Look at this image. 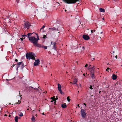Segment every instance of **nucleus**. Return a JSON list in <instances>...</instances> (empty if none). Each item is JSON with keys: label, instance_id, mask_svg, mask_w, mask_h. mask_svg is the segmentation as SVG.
Here are the masks:
<instances>
[{"label": "nucleus", "instance_id": "1", "mask_svg": "<svg viewBox=\"0 0 122 122\" xmlns=\"http://www.w3.org/2000/svg\"><path fill=\"white\" fill-rule=\"evenodd\" d=\"M34 34H36L37 36L36 38L35 36H32L30 38L29 40L31 43L33 44L34 45L36 43L38 42V40L40 39L38 35L36 33H34Z\"/></svg>", "mask_w": 122, "mask_h": 122}, {"label": "nucleus", "instance_id": "2", "mask_svg": "<svg viewBox=\"0 0 122 122\" xmlns=\"http://www.w3.org/2000/svg\"><path fill=\"white\" fill-rule=\"evenodd\" d=\"M35 54L32 52L26 53V58L28 59L29 60L30 59L33 60H35Z\"/></svg>", "mask_w": 122, "mask_h": 122}, {"label": "nucleus", "instance_id": "3", "mask_svg": "<svg viewBox=\"0 0 122 122\" xmlns=\"http://www.w3.org/2000/svg\"><path fill=\"white\" fill-rule=\"evenodd\" d=\"M65 3L67 4H75L80 0H62Z\"/></svg>", "mask_w": 122, "mask_h": 122}, {"label": "nucleus", "instance_id": "4", "mask_svg": "<svg viewBox=\"0 0 122 122\" xmlns=\"http://www.w3.org/2000/svg\"><path fill=\"white\" fill-rule=\"evenodd\" d=\"M81 115L83 118H85L86 115V110L81 109Z\"/></svg>", "mask_w": 122, "mask_h": 122}, {"label": "nucleus", "instance_id": "5", "mask_svg": "<svg viewBox=\"0 0 122 122\" xmlns=\"http://www.w3.org/2000/svg\"><path fill=\"white\" fill-rule=\"evenodd\" d=\"M95 66H93V67H91L90 66L89 67L88 69L90 71L91 74L95 72Z\"/></svg>", "mask_w": 122, "mask_h": 122}, {"label": "nucleus", "instance_id": "6", "mask_svg": "<svg viewBox=\"0 0 122 122\" xmlns=\"http://www.w3.org/2000/svg\"><path fill=\"white\" fill-rule=\"evenodd\" d=\"M34 90H37L39 91V90H38L37 88H34L33 87L31 86H30L28 88V91L29 92H33Z\"/></svg>", "mask_w": 122, "mask_h": 122}, {"label": "nucleus", "instance_id": "7", "mask_svg": "<svg viewBox=\"0 0 122 122\" xmlns=\"http://www.w3.org/2000/svg\"><path fill=\"white\" fill-rule=\"evenodd\" d=\"M40 61L39 59L35 60V62L34 63V66H36L40 64Z\"/></svg>", "mask_w": 122, "mask_h": 122}, {"label": "nucleus", "instance_id": "8", "mask_svg": "<svg viewBox=\"0 0 122 122\" xmlns=\"http://www.w3.org/2000/svg\"><path fill=\"white\" fill-rule=\"evenodd\" d=\"M51 45H53V49H54L55 50H56L57 48V46L56 45V43L54 42L53 43V42L52 41L51 42Z\"/></svg>", "mask_w": 122, "mask_h": 122}, {"label": "nucleus", "instance_id": "9", "mask_svg": "<svg viewBox=\"0 0 122 122\" xmlns=\"http://www.w3.org/2000/svg\"><path fill=\"white\" fill-rule=\"evenodd\" d=\"M82 38L86 40H88L90 39L89 36L86 35H83L82 36Z\"/></svg>", "mask_w": 122, "mask_h": 122}, {"label": "nucleus", "instance_id": "10", "mask_svg": "<svg viewBox=\"0 0 122 122\" xmlns=\"http://www.w3.org/2000/svg\"><path fill=\"white\" fill-rule=\"evenodd\" d=\"M25 27L27 28V29H28L30 27V24L29 22H27L25 23Z\"/></svg>", "mask_w": 122, "mask_h": 122}, {"label": "nucleus", "instance_id": "11", "mask_svg": "<svg viewBox=\"0 0 122 122\" xmlns=\"http://www.w3.org/2000/svg\"><path fill=\"white\" fill-rule=\"evenodd\" d=\"M34 45L35 46L38 47L40 48H41L42 47V46H41L40 44L38 43V42L36 43Z\"/></svg>", "mask_w": 122, "mask_h": 122}, {"label": "nucleus", "instance_id": "12", "mask_svg": "<svg viewBox=\"0 0 122 122\" xmlns=\"http://www.w3.org/2000/svg\"><path fill=\"white\" fill-rule=\"evenodd\" d=\"M33 33H28L27 35H25V36L28 37L29 39V38H30V36H31L32 34Z\"/></svg>", "mask_w": 122, "mask_h": 122}, {"label": "nucleus", "instance_id": "13", "mask_svg": "<svg viewBox=\"0 0 122 122\" xmlns=\"http://www.w3.org/2000/svg\"><path fill=\"white\" fill-rule=\"evenodd\" d=\"M57 85L58 86V91H59L61 90V85L59 83H58L57 84Z\"/></svg>", "mask_w": 122, "mask_h": 122}, {"label": "nucleus", "instance_id": "14", "mask_svg": "<svg viewBox=\"0 0 122 122\" xmlns=\"http://www.w3.org/2000/svg\"><path fill=\"white\" fill-rule=\"evenodd\" d=\"M77 81V80L76 78H75V79L74 80L72 83L73 84H76V85H77L76 84V82Z\"/></svg>", "mask_w": 122, "mask_h": 122}, {"label": "nucleus", "instance_id": "15", "mask_svg": "<svg viewBox=\"0 0 122 122\" xmlns=\"http://www.w3.org/2000/svg\"><path fill=\"white\" fill-rule=\"evenodd\" d=\"M91 75L92 78L93 79H94L95 78V76L94 73L91 74Z\"/></svg>", "mask_w": 122, "mask_h": 122}, {"label": "nucleus", "instance_id": "16", "mask_svg": "<svg viewBox=\"0 0 122 122\" xmlns=\"http://www.w3.org/2000/svg\"><path fill=\"white\" fill-rule=\"evenodd\" d=\"M112 76V78L113 80H115L117 79V76L114 74H113Z\"/></svg>", "mask_w": 122, "mask_h": 122}, {"label": "nucleus", "instance_id": "17", "mask_svg": "<svg viewBox=\"0 0 122 122\" xmlns=\"http://www.w3.org/2000/svg\"><path fill=\"white\" fill-rule=\"evenodd\" d=\"M66 103L61 104V107L63 108H66Z\"/></svg>", "mask_w": 122, "mask_h": 122}, {"label": "nucleus", "instance_id": "18", "mask_svg": "<svg viewBox=\"0 0 122 122\" xmlns=\"http://www.w3.org/2000/svg\"><path fill=\"white\" fill-rule=\"evenodd\" d=\"M99 10L101 12H105V10L102 8H99Z\"/></svg>", "mask_w": 122, "mask_h": 122}, {"label": "nucleus", "instance_id": "19", "mask_svg": "<svg viewBox=\"0 0 122 122\" xmlns=\"http://www.w3.org/2000/svg\"><path fill=\"white\" fill-rule=\"evenodd\" d=\"M18 117L17 116H16L15 117V122H17V121L18 120Z\"/></svg>", "mask_w": 122, "mask_h": 122}, {"label": "nucleus", "instance_id": "20", "mask_svg": "<svg viewBox=\"0 0 122 122\" xmlns=\"http://www.w3.org/2000/svg\"><path fill=\"white\" fill-rule=\"evenodd\" d=\"M52 30H58V28H56L55 27H53V28H52Z\"/></svg>", "mask_w": 122, "mask_h": 122}, {"label": "nucleus", "instance_id": "21", "mask_svg": "<svg viewBox=\"0 0 122 122\" xmlns=\"http://www.w3.org/2000/svg\"><path fill=\"white\" fill-rule=\"evenodd\" d=\"M55 97H54V98L53 99V101H54V104H56V99L55 98Z\"/></svg>", "mask_w": 122, "mask_h": 122}, {"label": "nucleus", "instance_id": "22", "mask_svg": "<svg viewBox=\"0 0 122 122\" xmlns=\"http://www.w3.org/2000/svg\"><path fill=\"white\" fill-rule=\"evenodd\" d=\"M21 101L20 100H18V102H16L15 103V104H17L20 103H21Z\"/></svg>", "mask_w": 122, "mask_h": 122}, {"label": "nucleus", "instance_id": "23", "mask_svg": "<svg viewBox=\"0 0 122 122\" xmlns=\"http://www.w3.org/2000/svg\"><path fill=\"white\" fill-rule=\"evenodd\" d=\"M22 63V62L21 61L20 62H18L17 63V66H19L20 65H21Z\"/></svg>", "mask_w": 122, "mask_h": 122}, {"label": "nucleus", "instance_id": "24", "mask_svg": "<svg viewBox=\"0 0 122 122\" xmlns=\"http://www.w3.org/2000/svg\"><path fill=\"white\" fill-rule=\"evenodd\" d=\"M31 120L32 121H34L35 120V118L33 116L31 118Z\"/></svg>", "mask_w": 122, "mask_h": 122}, {"label": "nucleus", "instance_id": "25", "mask_svg": "<svg viewBox=\"0 0 122 122\" xmlns=\"http://www.w3.org/2000/svg\"><path fill=\"white\" fill-rule=\"evenodd\" d=\"M19 114V115L21 117H22L23 116V113L22 112H20Z\"/></svg>", "mask_w": 122, "mask_h": 122}, {"label": "nucleus", "instance_id": "26", "mask_svg": "<svg viewBox=\"0 0 122 122\" xmlns=\"http://www.w3.org/2000/svg\"><path fill=\"white\" fill-rule=\"evenodd\" d=\"M42 48H44V49H46L47 48V47L46 46H42Z\"/></svg>", "mask_w": 122, "mask_h": 122}, {"label": "nucleus", "instance_id": "27", "mask_svg": "<svg viewBox=\"0 0 122 122\" xmlns=\"http://www.w3.org/2000/svg\"><path fill=\"white\" fill-rule=\"evenodd\" d=\"M21 65H22L21 68H22V69H23V67H24V64L22 62V63Z\"/></svg>", "mask_w": 122, "mask_h": 122}, {"label": "nucleus", "instance_id": "28", "mask_svg": "<svg viewBox=\"0 0 122 122\" xmlns=\"http://www.w3.org/2000/svg\"><path fill=\"white\" fill-rule=\"evenodd\" d=\"M59 91L61 94L64 95V93L61 90Z\"/></svg>", "mask_w": 122, "mask_h": 122}, {"label": "nucleus", "instance_id": "29", "mask_svg": "<svg viewBox=\"0 0 122 122\" xmlns=\"http://www.w3.org/2000/svg\"><path fill=\"white\" fill-rule=\"evenodd\" d=\"M69 97L68 96V97H67V101L69 102L70 101V99L69 98Z\"/></svg>", "mask_w": 122, "mask_h": 122}, {"label": "nucleus", "instance_id": "30", "mask_svg": "<svg viewBox=\"0 0 122 122\" xmlns=\"http://www.w3.org/2000/svg\"><path fill=\"white\" fill-rule=\"evenodd\" d=\"M45 26L44 25H43L42 27L40 29V30L41 31V30L45 28Z\"/></svg>", "mask_w": 122, "mask_h": 122}, {"label": "nucleus", "instance_id": "31", "mask_svg": "<svg viewBox=\"0 0 122 122\" xmlns=\"http://www.w3.org/2000/svg\"><path fill=\"white\" fill-rule=\"evenodd\" d=\"M95 30H91V32L92 33H93V32H95Z\"/></svg>", "mask_w": 122, "mask_h": 122}, {"label": "nucleus", "instance_id": "32", "mask_svg": "<svg viewBox=\"0 0 122 122\" xmlns=\"http://www.w3.org/2000/svg\"><path fill=\"white\" fill-rule=\"evenodd\" d=\"M110 70V69H109V68L108 67L107 69H106V70L107 71H108V72H109V70Z\"/></svg>", "mask_w": 122, "mask_h": 122}, {"label": "nucleus", "instance_id": "33", "mask_svg": "<svg viewBox=\"0 0 122 122\" xmlns=\"http://www.w3.org/2000/svg\"><path fill=\"white\" fill-rule=\"evenodd\" d=\"M46 37V35H43V38L45 39Z\"/></svg>", "mask_w": 122, "mask_h": 122}, {"label": "nucleus", "instance_id": "34", "mask_svg": "<svg viewBox=\"0 0 122 122\" xmlns=\"http://www.w3.org/2000/svg\"><path fill=\"white\" fill-rule=\"evenodd\" d=\"M91 89H92L93 88L92 87V85H90V86L89 87Z\"/></svg>", "mask_w": 122, "mask_h": 122}, {"label": "nucleus", "instance_id": "35", "mask_svg": "<svg viewBox=\"0 0 122 122\" xmlns=\"http://www.w3.org/2000/svg\"><path fill=\"white\" fill-rule=\"evenodd\" d=\"M94 59L95 58H92V56H91V59L92 61H93V60H94Z\"/></svg>", "mask_w": 122, "mask_h": 122}, {"label": "nucleus", "instance_id": "36", "mask_svg": "<svg viewBox=\"0 0 122 122\" xmlns=\"http://www.w3.org/2000/svg\"><path fill=\"white\" fill-rule=\"evenodd\" d=\"M19 66H17V68H16V70H18V67H19Z\"/></svg>", "mask_w": 122, "mask_h": 122}, {"label": "nucleus", "instance_id": "37", "mask_svg": "<svg viewBox=\"0 0 122 122\" xmlns=\"http://www.w3.org/2000/svg\"><path fill=\"white\" fill-rule=\"evenodd\" d=\"M19 0H16V2H17V3H18L19 2Z\"/></svg>", "mask_w": 122, "mask_h": 122}, {"label": "nucleus", "instance_id": "38", "mask_svg": "<svg viewBox=\"0 0 122 122\" xmlns=\"http://www.w3.org/2000/svg\"><path fill=\"white\" fill-rule=\"evenodd\" d=\"M53 98H54V97H51V99H52V101H51V102H53Z\"/></svg>", "mask_w": 122, "mask_h": 122}, {"label": "nucleus", "instance_id": "39", "mask_svg": "<svg viewBox=\"0 0 122 122\" xmlns=\"http://www.w3.org/2000/svg\"><path fill=\"white\" fill-rule=\"evenodd\" d=\"M87 66H88V65H87V64H86L85 65V67H86Z\"/></svg>", "mask_w": 122, "mask_h": 122}, {"label": "nucleus", "instance_id": "40", "mask_svg": "<svg viewBox=\"0 0 122 122\" xmlns=\"http://www.w3.org/2000/svg\"><path fill=\"white\" fill-rule=\"evenodd\" d=\"M15 61H16V62H17L18 61V60L17 59H16L15 60Z\"/></svg>", "mask_w": 122, "mask_h": 122}, {"label": "nucleus", "instance_id": "41", "mask_svg": "<svg viewBox=\"0 0 122 122\" xmlns=\"http://www.w3.org/2000/svg\"><path fill=\"white\" fill-rule=\"evenodd\" d=\"M83 104L85 106V107L86 106V104L85 103H83Z\"/></svg>", "mask_w": 122, "mask_h": 122}, {"label": "nucleus", "instance_id": "42", "mask_svg": "<svg viewBox=\"0 0 122 122\" xmlns=\"http://www.w3.org/2000/svg\"><path fill=\"white\" fill-rule=\"evenodd\" d=\"M20 39L21 41H23V39L22 38H21Z\"/></svg>", "mask_w": 122, "mask_h": 122}, {"label": "nucleus", "instance_id": "43", "mask_svg": "<svg viewBox=\"0 0 122 122\" xmlns=\"http://www.w3.org/2000/svg\"><path fill=\"white\" fill-rule=\"evenodd\" d=\"M55 99H56V100H57V99H58V98H57V97H56V98H55Z\"/></svg>", "mask_w": 122, "mask_h": 122}, {"label": "nucleus", "instance_id": "44", "mask_svg": "<svg viewBox=\"0 0 122 122\" xmlns=\"http://www.w3.org/2000/svg\"><path fill=\"white\" fill-rule=\"evenodd\" d=\"M25 36V35H23L22 36V37H24Z\"/></svg>", "mask_w": 122, "mask_h": 122}, {"label": "nucleus", "instance_id": "45", "mask_svg": "<svg viewBox=\"0 0 122 122\" xmlns=\"http://www.w3.org/2000/svg\"><path fill=\"white\" fill-rule=\"evenodd\" d=\"M115 57L116 58H117V55H116L115 56Z\"/></svg>", "mask_w": 122, "mask_h": 122}, {"label": "nucleus", "instance_id": "46", "mask_svg": "<svg viewBox=\"0 0 122 122\" xmlns=\"http://www.w3.org/2000/svg\"><path fill=\"white\" fill-rule=\"evenodd\" d=\"M15 65V64H13V66H14Z\"/></svg>", "mask_w": 122, "mask_h": 122}, {"label": "nucleus", "instance_id": "47", "mask_svg": "<svg viewBox=\"0 0 122 122\" xmlns=\"http://www.w3.org/2000/svg\"><path fill=\"white\" fill-rule=\"evenodd\" d=\"M83 75L84 76H85V74H84V73L83 74Z\"/></svg>", "mask_w": 122, "mask_h": 122}, {"label": "nucleus", "instance_id": "48", "mask_svg": "<svg viewBox=\"0 0 122 122\" xmlns=\"http://www.w3.org/2000/svg\"><path fill=\"white\" fill-rule=\"evenodd\" d=\"M103 33V32H102H102H101V34H102V33Z\"/></svg>", "mask_w": 122, "mask_h": 122}, {"label": "nucleus", "instance_id": "49", "mask_svg": "<svg viewBox=\"0 0 122 122\" xmlns=\"http://www.w3.org/2000/svg\"><path fill=\"white\" fill-rule=\"evenodd\" d=\"M42 114L43 115H44V113L43 112V113H42Z\"/></svg>", "mask_w": 122, "mask_h": 122}, {"label": "nucleus", "instance_id": "50", "mask_svg": "<svg viewBox=\"0 0 122 122\" xmlns=\"http://www.w3.org/2000/svg\"><path fill=\"white\" fill-rule=\"evenodd\" d=\"M104 18H102V20H104Z\"/></svg>", "mask_w": 122, "mask_h": 122}, {"label": "nucleus", "instance_id": "51", "mask_svg": "<svg viewBox=\"0 0 122 122\" xmlns=\"http://www.w3.org/2000/svg\"><path fill=\"white\" fill-rule=\"evenodd\" d=\"M82 48L83 49H84V47L83 46V47H82Z\"/></svg>", "mask_w": 122, "mask_h": 122}, {"label": "nucleus", "instance_id": "52", "mask_svg": "<svg viewBox=\"0 0 122 122\" xmlns=\"http://www.w3.org/2000/svg\"><path fill=\"white\" fill-rule=\"evenodd\" d=\"M101 92V91H100V92H99V94H100V93Z\"/></svg>", "mask_w": 122, "mask_h": 122}, {"label": "nucleus", "instance_id": "53", "mask_svg": "<svg viewBox=\"0 0 122 122\" xmlns=\"http://www.w3.org/2000/svg\"><path fill=\"white\" fill-rule=\"evenodd\" d=\"M35 116H36V117H37V114Z\"/></svg>", "mask_w": 122, "mask_h": 122}, {"label": "nucleus", "instance_id": "54", "mask_svg": "<svg viewBox=\"0 0 122 122\" xmlns=\"http://www.w3.org/2000/svg\"><path fill=\"white\" fill-rule=\"evenodd\" d=\"M5 116H7V115L6 114H5Z\"/></svg>", "mask_w": 122, "mask_h": 122}, {"label": "nucleus", "instance_id": "55", "mask_svg": "<svg viewBox=\"0 0 122 122\" xmlns=\"http://www.w3.org/2000/svg\"><path fill=\"white\" fill-rule=\"evenodd\" d=\"M114 52H115L114 51H113V53H114Z\"/></svg>", "mask_w": 122, "mask_h": 122}, {"label": "nucleus", "instance_id": "56", "mask_svg": "<svg viewBox=\"0 0 122 122\" xmlns=\"http://www.w3.org/2000/svg\"><path fill=\"white\" fill-rule=\"evenodd\" d=\"M18 118H19V119H20V117H18Z\"/></svg>", "mask_w": 122, "mask_h": 122}, {"label": "nucleus", "instance_id": "57", "mask_svg": "<svg viewBox=\"0 0 122 122\" xmlns=\"http://www.w3.org/2000/svg\"><path fill=\"white\" fill-rule=\"evenodd\" d=\"M78 106H79L78 107H79V105L78 104Z\"/></svg>", "mask_w": 122, "mask_h": 122}, {"label": "nucleus", "instance_id": "58", "mask_svg": "<svg viewBox=\"0 0 122 122\" xmlns=\"http://www.w3.org/2000/svg\"><path fill=\"white\" fill-rule=\"evenodd\" d=\"M29 110V109H27V110Z\"/></svg>", "mask_w": 122, "mask_h": 122}, {"label": "nucleus", "instance_id": "59", "mask_svg": "<svg viewBox=\"0 0 122 122\" xmlns=\"http://www.w3.org/2000/svg\"><path fill=\"white\" fill-rule=\"evenodd\" d=\"M65 11H66V10H65Z\"/></svg>", "mask_w": 122, "mask_h": 122}, {"label": "nucleus", "instance_id": "60", "mask_svg": "<svg viewBox=\"0 0 122 122\" xmlns=\"http://www.w3.org/2000/svg\"><path fill=\"white\" fill-rule=\"evenodd\" d=\"M28 108H29V106H28Z\"/></svg>", "mask_w": 122, "mask_h": 122}, {"label": "nucleus", "instance_id": "61", "mask_svg": "<svg viewBox=\"0 0 122 122\" xmlns=\"http://www.w3.org/2000/svg\"><path fill=\"white\" fill-rule=\"evenodd\" d=\"M70 83H72L71 82H70Z\"/></svg>", "mask_w": 122, "mask_h": 122}, {"label": "nucleus", "instance_id": "62", "mask_svg": "<svg viewBox=\"0 0 122 122\" xmlns=\"http://www.w3.org/2000/svg\"><path fill=\"white\" fill-rule=\"evenodd\" d=\"M108 64H109V63H108Z\"/></svg>", "mask_w": 122, "mask_h": 122}, {"label": "nucleus", "instance_id": "63", "mask_svg": "<svg viewBox=\"0 0 122 122\" xmlns=\"http://www.w3.org/2000/svg\"><path fill=\"white\" fill-rule=\"evenodd\" d=\"M20 97H21V96H20Z\"/></svg>", "mask_w": 122, "mask_h": 122}]
</instances>
